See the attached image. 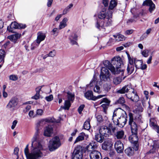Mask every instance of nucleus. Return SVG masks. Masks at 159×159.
Masks as SVG:
<instances>
[{
    "label": "nucleus",
    "instance_id": "nucleus-1",
    "mask_svg": "<svg viewBox=\"0 0 159 159\" xmlns=\"http://www.w3.org/2000/svg\"><path fill=\"white\" fill-rule=\"evenodd\" d=\"M31 152H29L27 145L24 150L25 154L28 159H39L43 157V149L39 139V133L37 130L31 139Z\"/></svg>",
    "mask_w": 159,
    "mask_h": 159
},
{
    "label": "nucleus",
    "instance_id": "nucleus-2",
    "mask_svg": "<svg viewBox=\"0 0 159 159\" xmlns=\"http://www.w3.org/2000/svg\"><path fill=\"white\" fill-rule=\"evenodd\" d=\"M129 125L130 126L132 134L129 137L130 142L134 144V147L135 151L138 150L139 144L138 138L137 135L138 126L134 121L133 115L131 112L129 114Z\"/></svg>",
    "mask_w": 159,
    "mask_h": 159
},
{
    "label": "nucleus",
    "instance_id": "nucleus-3",
    "mask_svg": "<svg viewBox=\"0 0 159 159\" xmlns=\"http://www.w3.org/2000/svg\"><path fill=\"white\" fill-rule=\"evenodd\" d=\"M98 145L97 143L92 142L86 147L90 159H102L101 153L96 150Z\"/></svg>",
    "mask_w": 159,
    "mask_h": 159
},
{
    "label": "nucleus",
    "instance_id": "nucleus-4",
    "mask_svg": "<svg viewBox=\"0 0 159 159\" xmlns=\"http://www.w3.org/2000/svg\"><path fill=\"white\" fill-rule=\"evenodd\" d=\"M117 113L118 114H121L120 116L118 119L114 120L113 122L115 125L120 127H123L127 122V114L125 111L120 108L117 109Z\"/></svg>",
    "mask_w": 159,
    "mask_h": 159
},
{
    "label": "nucleus",
    "instance_id": "nucleus-5",
    "mask_svg": "<svg viewBox=\"0 0 159 159\" xmlns=\"http://www.w3.org/2000/svg\"><path fill=\"white\" fill-rule=\"evenodd\" d=\"M111 63L114 66L115 72H117L116 74H121L123 75L124 70L120 68L123 64L121 58L119 56L115 57L112 59Z\"/></svg>",
    "mask_w": 159,
    "mask_h": 159
},
{
    "label": "nucleus",
    "instance_id": "nucleus-6",
    "mask_svg": "<svg viewBox=\"0 0 159 159\" xmlns=\"http://www.w3.org/2000/svg\"><path fill=\"white\" fill-rule=\"evenodd\" d=\"M116 130V128L113 127L112 124H109L108 127L105 125L101 126L99 132L104 136L107 137L114 133Z\"/></svg>",
    "mask_w": 159,
    "mask_h": 159
},
{
    "label": "nucleus",
    "instance_id": "nucleus-7",
    "mask_svg": "<svg viewBox=\"0 0 159 159\" xmlns=\"http://www.w3.org/2000/svg\"><path fill=\"white\" fill-rule=\"evenodd\" d=\"M61 145V143L59 137L56 136L49 142L48 146L49 150L53 151L58 148Z\"/></svg>",
    "mask_w": 159,
    "mask_h": 159
},
{
    "label": "nucleus",
    "instance_id": "nucleus-8",
    "mask_svg": "<svg viewBox=\"0 0 159 159\" xmlns=\"http://www.w3.org/2000/svg\"><path fill=\"white\" fill-rule=\"evenodd\" d=\"M108 69L106 67H102L101 69L100 77L101 80L108 81L110 79V74Z\"/></svg>",
    "mask_w": 159,
    "mask_h": 159
},
{
    "label": "nucleus",
    "instance_id": "nucleus-9",
    "mask_svg": "<svg viewBox=\"0 0 159 159\" xmlns=\"http://www.w3.org/2000/svg\"><path fill=\"white\" fill-rule=\"evenodd\" d=\"M18 103V99L16 97L12 98L9 101L6 107L11 111H13L16 109Z\"/></svg>",
    "mask_w": 159,
    "mask_h": 159
},
{
    "label": "nucleus",
    "instance_id": "nucleus-10",
    "mask_svg": "<svg viewBox=\"0 0 159 159\" xmlns=\"http://www.w3.org/2000/svg\"><path fill=\"white\" fill-rule=\"evenodd\" d=\"M82 147L80 145L77 146L73 152L72 159H82Z\"/></svg>",
    "mask_w": 159,
    "mask_h": 159
},
{
    "label": "nucleus",
    "instance_id": "nucleus-11",
    "mask_svg": "<svg viewBox=\"0 0 159 159\" xmlns=\"http://www.w3.org/2000/svg\"><path fill=\"white\" fill-rule=\"evenodd\" d=\"M106 96V95H101L97 97L94 96L93 92L91 91H88L84 93V96L87 99L93 101H95Z\"/></svg>",
    "mask_w": 159,
    "mask_h": 159
},
{
    "label": "nucleus",
    "instance_id": "nucleus-12",
    "mask_svg": "<svg viewBox=\"0 0 159 159\" xmlns=\"http://www.w3.org/2000/svg\"><path fill=\"white\" fill-rule=\"evenodd\" d=\"M115 148L118 153H121L124 149L123 144L120 141H117L115 143Z\"/></svg>",
    "mask_w": 159,
    "mask_h": 159
},
{
    "label": "nucleus",
    "instance_id": "nucleus-13",
    "mask_svg": "<svg viewBox=\"0 0 159 159\" xmlns=\"http://www.w3.org/2000/svg\"><path fill=\"white\" fill-rule=\"evenodd\" d=\"M118 4V1L117 0H111L109 3V6L108 7L109 12L111 13V11L115 9Z\"/></svg>",
    "mask_w": 159,
    "mask_h": 159
},
{
    "label": "nucleus",
    "instance_id": "nucleus-14",
    "mask_svg": "<svg viewBox=\"0 0 159 159\" xmlns=\"http://www.w3.org/2000/svg\"><path fill=\"white\" fill-rule=\"evenodd\" d=\"M111 13L110 14H108L107 17L104 19V25L105 26H108L111 25H112V11H111Z\"/></svg>",
    "mask_w": 159,
    "mask_h": 159
},
{
    "label": "nucleus",
    "instance_id": "nucleus-15",
    "mask_svg": "<svg viewBox=\"0 0 159 159\" xmlns=\"http://www.w3.org/2000/svg\"><path fill=\"white\" fill-rule=\"evenodd\" d=\"M125 101L124 98L121 97L116 102V104H120L122 106L123 108H125L126 110H129L130 109L129 108L128 106L125 104Z\"/></svg>",
    "mask_w": 159,
    "mask_h": 159
},
{
    "label": "nucleus",
    "instance_id": "nucleus-16",
    "mask_svg": "<svg viewBox=\"0 0 159 159\" xmlns=\"http://www.w3.org/2000/svg\"><path fill=\"white\" fill-rule=\"evenodd\" d=\"M78 36L75 33H71L69 36V39L70 41V43L72 45L77 44L76 41L77 40Z\"/></svg>",
    "mask_w": 159,
    "mask_h": 159
},
{
    "label": "nucleus",
    "instance_id": "nucleus-17",
    "mask_svg": "<svg viewBox=\"0 0 159 159\" xmlns=\"http://www.w3.org/2000/svg\"><path fill=\"white\" fill-rule=\"evenodd\" d=\"M105 67L107 68L114 74H116V72L115 71V67L111 64L108 61H105L104 63Z\"/></svg>",
    "mask_w": 159,
    "mask_h": 159
},
{
    "label": "nucleus",
    "instance_id": "nucleus-18",
    "mask_svg": "<svg viewBox=\"0 0 159 159\" xmlns=\"http://www.w3.org/2000/svg\"><path fill=\"white\" fill-rule=\"evenodd\" d=\"M53 133V128L51 125H48L44 130V134L45 136L50 137Z\"/></svg>",
    "mask_w": 159,
    "mask_h": 159
},
{
    "label": "nucleus",
    "instance_id": "nucleus-19",
    "mask_svg": "<svg viewBox=\"0 0 159 159\" xmlns=\"http://www.w3.org/2000/svg\"><path fill=\"white\" fill-rule=\"evenodd\" d=\"M133 115L134 121L136 124V122L140 124L143 122L142 120V117L141 114H136L134 115V114L132 113Z\"/></svg>",
    "mask_w": 159,
    "mask_h": 159
},
{
    "label": "nucleus",
    "instance_id": "nucleus-20",
    "mask_svg": "<svg viewBox=\"0 0 159 159\" xmlns=\"http://www.w3.org/2000/svg\"><path fill=\"white\" fill-rule=\"evenodd\" d=\"M21 35L20 34L16 33L15 34L8 36L7 38L11 41L15 43L16 42L17 39L20 38Z\"/></svg>",
    "mask_w": 159,
    "mask_h": 159
},
{
    "label": "nucleus",
    "instance_id": "nucleus-21",
    "mask_svg": "<svg viewBox=\"0 0 159 159\" xmlns=\"http://www.w3.org/2000/svg\"><path fill=\"white\" fill-rule=\"evenodd\" d=\"M113 144L110 141H106L102 144V148L105 150H107L112 147Z\"/></svg>",
    "mask_w": 159,
    "mask_h": 159
},
{
    "label": "nucleus",
    "instance_id": "nucleus-22",
    "mask_svg": "<svg viewBox=\"0 0 159 159\" xmlns=\"http://www.w3.org/2000/svg\"><path fill=\"white\" fill-rule=\"evenodd\" d=\"M106 9L105 8H103L102 9L98 15V17L99 19H105L107 17V13L106 12Z\"/></svg>",
    "mask_w": 159,
    "mask_h": 159
},
{
    "label": "nucleus",
    "instance_id": "nucleus-23",
    "mask_svg": "<svg viewBox=\"0 0 159 159\" xmlns=\"http://www.w3.org/2000/svg\"><path fill=\"white\" fill-rule=\"evenodd\" d=\"M19 24L16 21L12 22L10 25V27L8 26L7 28V30H8L9 32L12 33L14 32L13 31V29H18Z\"/></svg>",
    "mask_w": 159,
    "mask_h": 159
},
{
    "label": "nucleus",
    "instance_id": "nucleus-24",
    "mask_svg": "<svg viewBox=\"0 0 159 159\" xmlns=\"http://www.w3.org/2000/svg\"><path fill=\"white\" fill-rule=\"evenodd\" d=\"M104 136L100 132L99 133H96L95 135V139L98 142L101 143L103 141L104 139Z\"/></svg>",
    "mask_w": 159,
    "mask_h": 159
},
{
    "label": "nucleus",
    "instance_id": "nucleus-25",
    "mask_svg": "<svg viewBox=\"0 0 159 159\" xmlns=\"http://www.w3.org/2000/svg\"><path fill=\"white\" fill-rule=\"evenodd\" d=\"M131 89V87L128 85H125L123 87L120 89L119 90L117 91V93L123 94L128 92L129 90Z\"/></svg>",
    "mask_w": 159,
    "mask_h": 159
},
{
    "label": "nucleus",
    "instance_id": "nucleus-26",
    "mask_svg": "<svg viewBox=\"0 0 159 159\" xmlns=\"http://www.w3.org/2000/svg\"><path fill=\"white\" fill-rule=\"evenodd\" d=\"M44 86V85H42L36 88L35 89L36 93L34 96L32 97V98L36 100L38 99L39 97V92L40 91H41V89Z\"/></svg>",
    "mask_w": 159,
    "mask_h": 159
},
{
    "label": "nucleus",
    "instance_id": "nucleus-27",
    "mask_svg": "<svg viewBox=\"0 0 159 159\" xmlns=\"http://www.w3.org/2000/svg\"><path fill=\"white\" fill-rule=\"evenodd\" d=\"M150 125L153 129L156 130L158 133H159V126L156 124V123L154 120H150Z\"/></svg>",
    "mask_w": 159,
    "mask_h": 159
},
{
    "label": "nucleus",
    "instance_id": "nucleus-28",
    "mask_svg": "<svg viewBox=\"0 0 159 159\" xmlns=\"http://www.w3.org/2000/svg\"><path fill=\"white\" fill-rule=\"evenodd\" d=\"M45 38V34L40 32L38 33V36L36 42L38 44H39L41 41L43 40Z\"/></svg>",
    "mask_w": 159,
    "mask_h": 159
},
{
    "label": "nucleus",
    "instance_id": "nucleus-29",
    "mask_svg": "<svg viewBox=\"0 0 159 159\" xmlns=\"http://www.w3.org/2000/svg\"><path fill=\"white\" fill-rule=\"evenodd\" d=\"M70 102H71L69 100H66L64 103V106H61L59 111H61L62 109L68 110L71 105Z\"/></svg>",
    "mask_w": 159,
    "mask_h": 159
},
{
    "label": "nucleus",
    "instance_id": "nucleus-30",
    "mask_svg": "<svg viewBox=\"0 0 159 159\" xmlns=\"http://www.w3.org/2000/svg\"><path fill=\"white\" fill-rule=\"evenodd\" d=\"M86 136L85 133H82L80 134L76 138L75 140L74 143L75 144L78 142H80L84 140V137Z\"/></svg>",
    "mask_w": 159,
    "mask_h": 159
},
{
    "label": "nucleus",
    "instance_id": "nucleus-31",
    "mask_svg": "<svg viewBox=\"0 0 159 159\" xmlns=\"http://www.w3.org/2000/svg\"><path fill=\"white\" fill-rule=\"evenodd\" d=\"M133 96H132L131 97H130L129 96L128 97L127 95H126V97L129 98L131 100L134 102H137L138 101L139 99V97L138 95L135 93L134 91H133L132 92Z\"/></svg>",
    "mask_w": 159,
    "mask_h": 159
},
{
    "label": "nucleus",
    "instance_id": "nucleus-32",
    "mask_svg": "<svg viewBox=\"0 0 159 159\" xmlns=\"http://www.w3.org/2000/svg\"><path fill=\"white\" fill-rule=\"evenodd\" d=\"M68 20V19L66 18H64L62 20L60 23L59 27V30L61 29L66 26V22Z\"/></svg>",
    "mask_w": 159,
    "mask_h": 159
},
{
    "label": "nucleus",
    "instance_id": "nucleus-33",
    "mask_svg": "<svg viewBox=\"0 0 159 159\" xmlns=\"http://www.w3.org/2000/svg\"><path fill=\"white\" fill-rule=\"evenodd\" d=\"M45 121L43 120H41L39 121L36 124V131L35 132L37 131V130L38 131L39 133V131L40 127H42L45 124Z\"/></svg>",
    "mask_w": 159,
    "mask_h": 159
},
{
    "label": "nucleus",
    "instance_id": "nucleus-34",
    "mask_svg": "<svg viewBox=\"0 0 159 159\" xmlns=\"http://www.w3.org/2000/svg\"><path fill=\"white\" fill-rule=\"evenodd\" d=\"M105 26L104 21L101 20H98L96 24V27L99 29H101Z\"/></svg>",
    "mask_w": 159,
    "mask_h": 159
},
{
    "label": "nucleus",
    "instance_id": "nucleus-35",
    "mask_svg": "<svg viewBox=\"0 0 159 159\" xmlns=\"http://www.w3.org/2000/svg\"><path fill=\"white\" fill-rule=\"evenodd\" d=\"M6 53L4 50L0 49V63L2 62V64L4 61V57Z\"/></svg>",
    "mask_w": 159,
    "mask_h": 159
},
{
    "label": "nucleus",
    "instance_id": "nucleus-36",
    "mask_svg": "<svg viewBox=\"0 0 159 159\" xmlns=\"http://www.w3.org/2000/svg\"><path fill=\"white\" fill-rule=\"evenodd\" d=\"M127 70L128 75H130L134 70V65H127Z\"/></svg>",
    "mask_w": 159,
    "mask_h": 159
},
{
    "label": "nucleus",
    "instance_id": "nucleus-37",
    "mask_svg": "<svg viewBox=\"0 0 159 159\" xmlns=\"http://www.w3.org/2000/svg\"><path fill=\"white\" fill-rule=\"evenodd\" d=\"M84 129L87 130H89L90 128L89 119H87L84 122Z\"/></svg>",
    "mask_w": 159,
    "mask_h": 159
},
{
    "label": "nucleus",
    "instance_id": "nucleus-38",
    "mask_svg": "<svg viewBox=\"0 0 159 159\" xmlns=\"http://www.w3.org/2000/svg\"><path fill=\"white\" fill-rule=\"evenodd\" d=\"M134 64L136 69H140L141 66L143 64V61L141 60H136L134 59Z\"/></svg>",
    "mask_w": 159,
    "mask_h": 159
},
{
    "label": "nucleus",
    "instance_id": "nucleus-39",
    "mask_svg": "<svg viewBox=\"0 0 159 159\" xmlns=\"http://www.w3.org/2000/svg\"><path fill=\"white\" fill-rule=\"evenodd\" d=\"M115 40L117 41H120L125 39V37L122 35L119 34L117 35H113Z\"/></svg>",
    "mask_w": 159,
    "mask_h": 159
},
{
    "label": "nucleus",
    "instance_id": "nucleus-40",
    "mask_svg": "<svg viewBox=\"0 0 159 159\" xmlns=\"http://www.w3.org/2000/svg\"><path fill=\"white\" fill-rule=\"evenodd\" d=\"M68 100L72 102L74 99V94L70 92H68L67 93Z\"/></svg>",
    "mask_w": 159,
    "mask_h": 159
},
{
    "label": "nucleus",
    "instance_id": "nucleus-41",
    "mask_svg": "<svg viewBox=\"0 0 159 159\" xmlns=\"http://www.w3.org/2000/svg\"><path fill=\"white\" fill-rule=\"evenodd\" d=\"M124 134V132L123 130H120L117 132L116 134V137L117 139L122 138Z\"/></svg>",
    "mask_w": 159,
    "mask_h": 159
},
{
    "label": "nucleus",
    "instance_id": "nucleus-42",
    "mask_svg": "<svg viewBox=\"0 0 159 159\" xmlns=\"http://www.w3.org/2000/svg\"><path fill=\"white\" fill-rule=\"evenodd\" d=\"M125 152L128 156H131L133 153V148L131 147L127 148L125 150Z\"/></svg>",
    "mask_w": 159,
    "mask_h": 159
},
{
    "label": "nucleus",
    "instance_id": "nucleus-43",
    "mask_svg": "<svg viewBox=\"0 0 159 159\" xmlns=\"http://www.w3.org/2000/svg\"><path fill=\"white\" fill-rule=\"evenodd\" d=\"M127 55L128 59V65H134V61L133 58H131L129 54L127 53Z\"/></svg>",
    "mask_w": 159,
    "mask_h": 159
},
{
    "label": "nucleus",
    "instance_id": "nucleus-44",
    "mask_svg": "<svg viewBox=\"0 0 159 159\" xmlns=\"http://www.w3.org/2000/svg\"><path fill=\"white\" fill-rule=\"evenodd\" d=\"M73 5L72 4H70L69 6L67 7L63 10V14L65 15L67 13L70 9L73 7Z\"/></svg>",
    "mask_w": 159,
    "mask_h": 159
},
{
    "label": "nucleus",
    "instance_id": "nucleus-45",
    "mask_svg": "<svg viewBox=\"0 0 159 159\" xmlns=\"http://www.w3.org/2000/svg\"><path fill=\"white\" fill-rule=\"evenodd\" d=\"M103 89L107 92H108L111 89V85L109 84H105L103 85Z\"/></svg>",
    "mask_w": 159,
    "mask_h": 159
},
{
    "label": "nucleus",
    "instance_id": "nucleus-46",
    "mask_svg": "<svg viewBox=\"0 0 159 159\" xmlns=\"http://www.w3.org/2000/svg\"><path fill=\"white\" fill-rule=\"evenodd\" d=\"M153 2L152 0H145L143 3V6H150L153 3Z\"/></svg>",
    "mask_w": 159,
    "mask_h": 159
},
{
    "label": "nucleus",
    "instance_id": "nucleus-47",
    "mask_svg": "<svg viewBox=\"0 0 159 159\" xmlns=\"http://www.w3.org/2000/svg\"><path fill=\"white\" fill-rule=\"evenodd\" d=\"M9 79L13 81H15L18 79V76L15 75H11L9 76Z\"/></svg>",
    "mask_w": 159,
    "mask_h": 159
},
{
    "label": "nucleus",
    "instance_id": "nucleus-48",
    "mask_svg": "<svg viewBox=\"0 0 159 159\" xmlns=\"http://www.w3.org/2000/svg\"><path fill=\"white\" fill-rule=\"evenodd\" d=\"M59 31L57 28H54L51 31L52 34L55 36L57 35Z\"/></svg>",
    "mask_w": 159,
    "mask_h": 159
},
{
    "label": "nucleus",
    "instance_id": "nucleus-49",
    "mask_svg": "<svg viewBox=\"0 0 159 159\" xmlns=\"http://www.w3.org/2000/svg\"><path fill=\"white\" fill-rule=\"evenodd\" d=\"M149 51L147 49H145L141 52V54L144 57H147L148 55Z\"/></svg>",
    "mask_w": 159,
    "mask_h": 159
},
{
    "label": "nucleus",
    "instance_id": "nucleus-50",
    "mask_svg": "<svg viewBox=\"0 0 159 159\" xmlns=\"http://www.w3.org/2000/svg\"><path fill=\"white\" fill-rule=\"evenodd\" d=\"M149 12L152 13L153 11L154 10L155 8V5L153 3L150 6H149Z\"/></svg>",
    "mask_w": 159,
    "mask_h": 159
},
{
    "label": "nucleus",
    "instance_id": "nucleus-51",
    "mask_svg": "<svg viewBox=\"0 0 159 159\" xmlns=\"http://www.w3.org/2000/svg\"><path fill=\"white\" fill-rule=\"evenodd\" d=\"M94 91L95 92L100 93H101V91L100 89V87L97 85H96L94 88Z\"/></svg>",
    "mask_w": 159,
    "mask_h": 159
},
{
    "label": "nucleus",
    "instance_id": "nucleus-52",
    "mask_svg": "<svg viewBox=\"0 0 159 159\" xmlns=\"http://www.w3.org/2000/svg\"><path fill=\"white\" fill-rule=\"evenodd\" d=\"M110 102V101L108 100L107 98H104L102 99V100L100 102V104H101L103 102H105V104L109 105Z\"/></svg>",
    "mask_w": 159,
    "mask_h": 159
},
{
    "label": "nucleus",
    "instance_id": "nucleus-53",
    "mask_svg": "<svg viewBox=\"0 0 159 159\" xmlns=\"http://www.w3.org/2000/svg\"><path fill=\"white\" fill-rule=\"evenodd\" d=\"M19 151V148L16 147L14 149V154L16 155L17 156L16 159H19V156L18 155V152Z\"/></svg>",
    "mask_w": 159,
    "mask_h": 159
},
{
    "label": "nucleus",
    "instance_id": "nucleus-54",
    "mask_svg": "<svg viewBox=\"0 0 159 159\" xmlns=\"http://www.w3.org/2000/svg\"><path fill=\"white\" fill-rule=\"evenodd\" d=\"M102 3L105 7H107L109 3L108 0H102Z\"/></svg>",
    "mask_w": 159,
    "mask_h": 159
},
{
    "label": "nucleus",
    "instance_id": "nucleus-55",
    "mask_svg": "<svg viewBox=\"0 0 159 159\" xmlns=\"http://www.w3.org/2000/svg\"><path fill=\"white\" fill-rule=\"evenodd\" d=\"M113 82L115 84H117L120 82V78H115L114 79Z\"/></svg>",
    "mask_w": 159,
    "mask_h": 159
},
{
    "label": "nucleus",
    "instance_id": "nucleus-56",
    "mask_svg": "<svg viewBox=\"0 0 159 159\" xmlns=\"http://www.w3.org/2000/svg\"><path fill=\"white\" fill-rule=\"evenodd\" d=\"M53 96L52 95H50L45 97V99L48 102H50L52 100Z\"/></svg>",
    "mask_w": 159,
    "mask_h": 159
},
{
    "label": "nucleus",
    "instance_id": "nucleus-57",
    "mask_svg": "<svg viewBox=\"0 0 159 159\" xmlns=\"http://www.w3.org/2000/svg\"><path fill=\"white\" fill-rule=\"evenodd\" d=\"M84 107V105L82 104L78 108V111L80 114H81Z\"/></svg>",
    "mask_w": 159,
    "mask_h": 159
},
{
    "label": "nucleus",
    "instance_id": "nucleus-58",
    "mask_svg": "<svg viewBox=\"0 0 159 159\" xmlns=\"http://www.w3.org/2000/svg\"><path fill=\"white\" fill-rule=\"evenodd\" d=\"M31 108V106L30 105H27L25 108L23 110V112L25 113H26Z\"/></svg>",
    "mask_w": 159,
    "mask_h": 159
},
{
    "label": "nucleus",
    "instance_id": "nucleus-59",
    "mask_svg": "<svg viewBox=\"0 0 159 159\" xmlns=\"http://www.w3.org/2000/svg\"><path fill=\"white\" fill-rule=\"evenodd\" d=\"M56 54V52L55 50L51 51L49 52V54H48V56L51 57H54Z\"/></svg>",
    "mask_w": 159,
    "mask_h": 159
},
{
    "label": "nucleus",
    "instance_id": "nucleus-60",
    "mask_svg": "<svg viewBox=\"0 0 159 159\" xmlns=\"http://www.w3.org/2000/svg\"><path fill=\"white\" fill-rule=\"evenodd\" d=\"M118 108L116 109V110H115L114 112L113 115V118L112 119V120L114 121V120H116V119H115V117L116 116V115L117 114L118 115H121V114H118L117 113V109Z\"/></svg>",
    "mask_w": 159,
    "mask_h": 159
},
{
    "label": "nucleus",
    "instance_id": "nucleus-61",
    "mask_svg": "<svg viewBox=\"0 0 159 159\" xmlns=\"http://www.w3.org/2000/svg\"><path fill=\"white\" fill-rule=\"evenodd\" d=\"M96 118L98 121L99 122H101L103 120L102 116L101 115H98L96 117Z\"/></svg>",
    "mask_w": 159,
    "mask_h": 159
},
{
    "label": "nucleus",
    "instance_id": "nucleus-62",
    "mask_svg": "<svg viewBox=\"0 0 159 159\" xmlns=\"http://www.w3.org/2000/svg\"><path fill=\"white\" fill-rule=\"evenodd\" d=\"M134 31L133 30H127L125 31V33L126 35H129L132 34Z\"/></svg>",
    "mask_w": 159,
    "mask_h": 159
},
{
    "label": "nucleus",
    "instance_id": "nucleus-63",
    "mask_svg": "<svg viewBox=\"0 0 159 159\" xmlns=\"http://www.w3.org/2000/svg\"><path fill=\"white\" fill-rule=\"evenodd\" d=\"M43 113V111L42 109H38L37 111V114L39 115H42Z\"/></svg>",
    "mask_w": 159,
    "mask_h": 159
},
{
    "label": "nucleus",
    "instance_id": "nucleus-64",
    "mask_svg": "<svg viewBox=\"0 0 159 159\" xmlns=\"http://www.w3.org/2000/svg\"><path fill=\"white\" fill-rule=\"evenodd\" d=\"M17 123V121L16 120H15L13 122L12 125L11 127V128L12 129H14V128L16 127Z\"/></svg>",
    "mask_w": 159,
    "mask_h": 159
}]
</instances>
